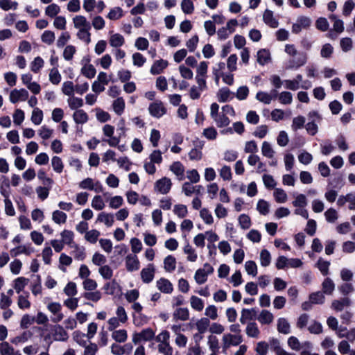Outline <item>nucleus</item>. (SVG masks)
Instances as JSON below:
<instances>
[{"label": "nucleus", "instance_id": "7", "mask_svg": "<svg viewBox=\"0 0 355 355\" xmlns=\"http://www.w3.org/2000/svg\"><path fill=\"white\" fill-rule=\"evenodd\" d=\"M148 112L152 116L159 119L166 113V108L162 101H156L149 105Z\"/></svg>", "mask_w": 355, "mask_h": 355}, {"label": "nucleus", "instance_id": "57", "mask_svg": "<svg viewBox=\"0 0 355 355\" xmlns=\"http://www.w3.org/2000/svg\"><path fill=\"white\" fill-rule=\"evenodd\" d=\"M257 209L260 214L266 216L269 213L270 205L266 200L261 199L257 204Z\"/></svg>", "mask_w": 355, "mask_h": 355}, {"label": "nucleus", "instance_id": "19", "mask_svg": "<svg viewBox=\"0 0 355 355\" xmlns=\"http://www.w3.org/2000/svg\"><path fill=\"white\" fill-rule=\"evenodd\" d=\"M96 222L103 223L106 227H110L114 223V214L102 211L98 214Z\"/></svg>", "mask_w": 355, "mask_h": 355}, {"label": "nucleus", "instance_id": "38", "mask_svg": "<svg viewBox=\"0 0 355 355\" xmlns=\"http://www.w3.org/2000/svg\"><path fill=\"white\" fill-rule=\"evenodd\" d=\"M33 336V334L30 331H24L19 336H17L11 339L10 342L15 345H19L21 343H24L28 341Z\"/></svg>", "mask_w": 355, "mask_h": 355}, {"label": "nucleus", "instance_id": "29", "mask_svg": "<svg viewBox=\"0 0 355 355\" xmlns=\"http://www.w3.org/2000/svg\"><path fill=\"white\" fill-rule=\"evenodd\" d=\"M61 241L65 244L71 247L74 242V233L71 230H64L60 232Z\"/></svg>", "mask_w": 355, "mask_h": 355}, {"label": "nucleus", "instance_id": "20", "mask_svg": "<svg viewBox=\"0 0 355 355\" xmlns=\"http://www.w3.org/2000/svg\"><path fill=\"white\" fill-rule=\"evenodd\" d=\"M170 171L177 177L178 180L184 179V166L180 162H175L170 166Z\"/></svg>", "mask_w": 355, "mask_h": 355}, {"label": "nucleus", "instance_id": "36", "mask_svg": "<svg viewBox=\"0 0 355 355\" xmlns=\"http://www.w3.org/2000/svg\"><path fill=\"white\" fill-rule=\"evenodd\" d=\"M67 215L61 210H55L52 213V220L58 225L64 224L67 222Z\"/></svg>", "mask_w": 355, "mask_h": 355}, {"label": "nucleus", "instance_id": "6", "mask_svg": "<svg viewBox=\"0 0 355 355\" xmlns=\"http://www.w3.org/2000/svg\"><path fill=\"white\" fill-rule=\"evenodd\" d=\"M81 64V74L89 79L94 78L96 73V70L94 65L90 64V59L88 57H84L82 59Z\"/></svg>", "mask_w": 355, "mask_h": 355}, {"label": "nucleus", "instance_id": "61", "mask_svg": "<svg viewBox=\"0 0 355 355\" xmlns=\"http://www.w3.org/2000/svg\"><path fill=\"white\" fill-rule=\"evenodd\" d=\"M31 120L35 125H40L43 120V112L38 107L34 108Z\"/></svg>", "mask_w": 355, "mask_h": 355}, {"label": "nucleus", "instance_id": "48", "mask_svg": "<svg viewBox=\"0 0 355 355\" xmlns=\"http://www.w3.org/2000/svg\"><path fill=\"white\" fill-rule=\"evenodd\" d=\"M173 211L175 215H176L179 218H184L188 214L187 207L182 204L174 205Z\"/></svg>", "mask_w": 355, "mask_h": 355}, {"label": "nucleus", "instance_id": "60", "mask_svg": "<svg viewBox=\"0 0 355 355\" xmlns=\"http://www.w3.org/2000/svg\"><path fill=\"white\" fill-rule=\"evenodd\" d=\"M207 345L212 352H218L219 342L216 336L210 335L207 337Z\"/></svg>", "mask_w": 355, "mask_h": 355}, {"label": "nucleus", "instance_id": "43", "mask_svg": "<svg viewBox=\"0 0 355 355\" xmlns=\"http://www.w3.org/2000/svg\"><path fill=\"white\" fill-rule=\"evenodd\" d=\"M277 98L281 104L290 105L293 102V94L290 92H282L279 94H277Z\"/></svg>", "mask_w": 355, "mask_h": 355}, {"label": "nucleus", "instance_id": "24", "mask_svg": "<svg viewBox=\"0 0 355 355\" xmlns=\"http://www.w3.org/2000/svg\"><path fill=\"white\" fill-rule=\"evenodd\" d=\"M168 62L164 60H158L154 62L153 64L150 72L153 75H158L164 71V70L168 67Z\"/></svg>", "mask_w": 355, "mask_h": 355}, {"label": "nucleus", "instance_id": "26", "mask_svg": "<svg viewBox=\"0 0 355 355\" xmlns=\"http://www.w3.org/2000/svg\"><path fill=\"white\" fill-rule=\"evenodd\" d=\"M235 24H227L225 26L220 28L217 32L219 39L225 40L232 34L235 31Z\"/></svg>", "mask_w": 355, "mask_h": 355}, {"label": "nucleus", "instance_id": "15", "mask_svg": "<svg viewBox=\"0 0 355 355\" xmlns=\"http://www.w3.org/2000/svg\"><path fill=\"white\" fill-rule=\"evenodd\" d=\"M287 343L289 347L294 351H300L303 348L311 349L312 347L310 342L306 341L301 343L298 338L295 336L289 337Z\"/></svg>", "mask_w": 355, "mask_h": 355}, {"label": "nucleus", "instance_id": "52", "mask_svg": "<svg viewBox=\"0 0 355 355\" xmlns=\"http://www.w3.org/2000/svg\"><path fill=\"white\" fill-rule=\"evenodd\" d=\"M330 266V262L328 261L324 260L322 258H319L316 263V267L320 271V272L326 276L329 274V268Z\"/></svg>", "mask_w": 355, "mask_h": 355}, {"label": "nucleus", "instance_id": "41", "mask_svg": "<svg viewBox=\"0 0 355 355\" xmlns=\"http://www.w3.org/2000/svg\"><path fill=\"white\" fill-rule=\"evenodd\" d=\"M273 196L275 201L278 203H285L288 200L287 193L281 188L275 189Z\"/></svg>", "mask_w": 355, "mask_h": 355}, {"label": "nucleus", "instance_id": "18", "mask_svg": "<svg viewBox=\"0 0 355 355\" xmlns=\"http://www.w3.org/2000/svg\"><path fill=\"white\" fill-rule=\"evenodd\" d=\"M277 98V91L272 90L271 93L259 91L256 94V99L264 104H270L272 100Z\"/></svg>", "mask_w": 355, "mask_h": 355}, {"label": "nucleus", "instance_id": "23", "mask_svg": "<svg viewBox=\"0 0 355 355\" xmlns=\"http://www.w3.org/2000/svg\"><path fill=\"white\" fill-rule=\"evenodd\" d=\"M217 99L220 103H225L234 98V94L227 87L220 88L216 94Z\"/></svg>", "mask_w": 355, "mask_h": 355}, {"label": "nucleus", "instance_id": "42", "mask_svg": "<svg viewBox=\"0 0 355 355\" xmlns=\"http://www.w3.org/2000/svg\"><path fill=\"white\" fill-rule=\"evenodd\" d=\"M53 170L57 173H61L64 168V164L62 159L58 156H53L51 160Z\"/></svg>", "mask_w": 355, "mask_h": 355}, {"label": "nucleus", "instance_id": "47", "mask_svg": "<svg viewBox=\"0 0 355 355\" xmlns=\"http://www.w3.org/2000/svg\"><path fill=\"white\" fill-rule=\"evenodd\" d=\"M218 128L227 127L230 125L231 121L227 115L222 112L216 118L213 119Z\"/></svg>", "mask_w": 355, "mask_h": 355}, {"label": "nucleus", "instance_id": "59", "mask_svg": "<svg viewBox=\"0 0 355 355\" xmlns=\"http://www.w3.org/2000/svg\"><path fill=\"white\" fill-rule=\"evenodd\" d=\"M245 270L249 275L252 277L257 276L258 273L257 265L254 261H247L245 263Z\"/></svg>", "mask_w": 355, "mask_h": 355}, {"label": "nucleus", "instance_id": "49", "mask_svg": "<svg viewBox=\"0 0 355 355\" xmlns=\"http://www.w3.org/2000/svg\"><path fill=\"white\" fill-rule=\"evenodd\" d=\"M67 103L71 110H79L78 108L83 105V100L80 98L76 97L73 95L68 98Z\"/></svg>", "mask_w": 355, "mask_h": 355}, {"label": "nucleus", "instance_id": "22", "mask_svg": "<svg viewBox=\"0 0 355 355\" xmlns=\"http://www.w3.org/2000/svg\"><path fill=\"white\" fill-rule=\"evenodd\" d=\"M76 28L79 29L77 35L78 38L86 43L90 42V34L89 33L88 28L86 24H75Z\"/></svg>", "mask_w": 355, "mask_h": 355}, {"label": "nucleus", "instance_id": "50", "mask_svg": "<svg viewBox=\"0 0 355 355\" xmlns=\"http://www.w3.org/2000/svg\"><path fill=\"white\" fill-rule=\"evenodd\" d=\"M184 252L187 255V260L191 262H195L198 259V254L196 250L189 243L184 247Z\"/></svg>", "mask_w": 355, "mask_h": 355}, {"label": "nucleus", "instance_id": "64", "mask_svg": "<svg viewBox=\"0 0 355 355\" xmlns=\"http://www.w3.org/2000/svg\"><path fill=\"white\" fill-rule=\"evenodd\" d=\"M309 300L315 304H322L324 302V295L320 291L311 293L309 295Z\"/></svg>", "mask_w": 355, "mask_h": 355}, {"label": "nucleus", "instance_id": "12", "mask_svg": "<svg viewBox=\"0 0 355 355\" xmlns=\"http://www.w3.org/2000/svg\"><path fill=\"white\" fill-rule=\"evenodd\" d=\"M125 266L128 272L137 271L140 268V261L136 254H128L125 257Z\"/></svg>", "mask_w": 355, "mask_h": 355}, {"label": "nucleus", "instance_id": "3", "mask_svg": "<svg viewBox=\"0 0 355 355\" xmlns=\"http://www.w3.org/2000/svg\"><path fill=\"white\" fill-rule=\"evenodd\" d=\"M243 341V336L225 333L221 338L223 351L225 352L231 347L239 346Z\"/></svg>", "mask_w": 355, "mask_h": 355}, {"label": "nucleus", "instance_id": "51", "mask_svg": "<svg viewBox=\"0 0 355 355\" xmlns=\"http://www.w3.org/2000/svg\"><path fill=\"white\" fill-rule=\"evenodd\" d=\"M63 291L68 297H74L78 293L77 285L73 282H69L67 284Z\"/></svg>", "mask_w": 355, "mask_h": 355}, {"label": "nucleus", "instance_id": "11", "mask_svg": "<svg viewBox=\"0 0 355 355\" xmlns=\"http://www.w3.org/2000/svg\"><path fill=\"white\" fill-rule=\"evenodd\" d=\"M52 337L54 341L65 342L69 339V334L64 327L57 324L52 329Z\"/></svg>", "mask_w": 355, "mask_h": 355}, {"label": "nucleus", "instance_id": "54", "mask_svg": "<svg viewBox=\"0 0 355 355\" xmlns=\"http://www.w3.org/2000/svg\"><path fill=\"white\" fill-rule=\"evenodd\" d=\"M100 235L101 233L98 230H91L85 234V239L90 243H95L98 241Z\"/></svg>", "mask_w": 355, "mask_h": 355}, {"label": "nucleus", "instance_id": "30", "mask_svg": "<svg viewBox=\"0 0 355 355\" xmlns=\"http://www.w3.org/2000/svg\"><path fill=\"white\" fill-rule=\"evenodd\" d=\"M274 316L272 313L268 310H262L257 317V320L262 324H270L272 322Z\"/></svg>", "mask_w": 355, "mask_h": 355}, {"label": "nucleus", "instance_id": "2", "mask_svg": "<svg viewBox=\"0 0 355 355\" xmlns=\"http://www.w3.org/2000/svg\"><path fill=\"white\" fill-rule=\"evenodd\" d=\"M119 124L120 126L119 128V130L121 131V133L117 137L114 136V126L110 124H106L102 128L103 135L107 138L103 141L107 142V144L111 147H116V146L120 143L121 137L125 135L126 130L125 128V121L123 119L120 120Z\"/></svg>", "mask_w": 355, "mask_h": 355}, {"label": "nucleus", "instance_id": "1", "mask_svg": "<svg viewBox=\"0 0 355 355\" xmlns=\"http://www.w3.org/2000/svg\"><path fill=\"white\" fill-rule=\"evenodd\" d=\"M285 51L291 58L286 64V69H297L306 64L308 60V55L306 53L298 52L294 44H286Z\"/></svg>", "mask_w": 355, "mask_h": 355}, {"label": "nucleus", "instance_id": "4", "mask_svg": "<svg viewBox=\"0 0 355 355\" xmlns=\"http://www.w3.org/2000/svg\"><path fill=\"white\" fill-rule=\"evenodd\" d=\"M214 272V268L208 263H205L202 268L198 269L194 275V279L198 284H203L207 280L209 275Z\"/></svg>", "mask_w": 355, "mask_h": 355}, {"label": "nucleus", "instance_id": "17", "mask_svg": "<svg viewBox=\"0 0 355 355\" xmlns=\"http://www.w3.org/2000/svg\"><path fill=\"white\" fill-rule=\"evenodd\" d=\"M156 287L160 292L165 294H171L173 291L172 283L164 277L156 281Z\"/></svg>", "mask_w": 355, "mask_h": 355}, {"label": "nucleus", "instance_id": "28", "mask_svg": "<svg viewBox=\"0 0 355 355\" xmlns=\"http://www.w3.org/2000/svg\"><path fill=\"white\" fill-rule=\"evenodd\" d=\"M245 333L250 338H258L260 335V331L258 325L254 322H250L247 324Z\"/></svg>", "mask_w": 355, "mask_h": 355}, {"label": "nucleus", "instance_id": "62", "mask_svg": "<svg viewBox=\"0 0 355 355\" xmlns=\"http://www.w3.org/2000/svg\"><path fill=\"white\" fill-rule=\"evenodd\" d=\"M238 57L236 54L230 55L227 59V68L230 72L237 70Z\"/></svg>", "mask_w": 355, "mask_h": 355}, {"label": "nucleus", "instance_id": "56", "mask_svg": "<svg viewBox=\"0 0 355 355\" xmlns=\"http://www.w3.org/2000/svg\"><path fill=\"white\" fill-rule=\"evenodd\" d=\"M271 262V255L270 252L263 249L260 252V264L263 267H267L270 264Z\"/></svg>", "mask_w": 355, "mask_h": 355}, {"label": "nucleus", "instance_id": "55", "mask_svg": "<svg viewBox=\"0 0 355 355\" xmlns=\"http://www.w3.org/2000/svg\"><path fill=\"white\" fill-rule=\"evenodd\" d=\"M277 329L278 331L284 334H288L291 331L290 324L288 321L285 318H279L277 321Z\"/></svg>", "mask_w": 355, "mask_h": 355}, {"label": "nucleus", "instance_id": "39", "mask_svg": "<svg viewBox=\"0 0 355 355\" xmlns=\"http://www.w3.org/2000/svg\"><path fill=\"white\" fill-rule=\"evenodd\" d=\"M164 268L166 272H171L176 268V259L172 255H168L164 260Z\"/></svg>", "mask_w": 355, "mask_h": 355}, {"label": "nucleus", "instance_id": "10", "mask_svg": "<svg viewBox=\"0 0 355 355\" xmlns=\"http://www.w3.org/2000/svg\"><path fill=\"white\" fill-rule=\"evenodd\" d=\"M171 187V180L170 178L166 177H164L157 180L155 183V190L161 194L168 193L170 191Z\"/></svg>", "mask_w": 355, "mask_h": 355}, {"label": "nucleus", "instance_id": "8", "mask_svg": "<svg viewBox=\"0 0 355 355\" xmlns=\"http://www.w3.org/2000/svg\"><path fill=\"white\" fill-rule=\"evenodd\" d=\"M82 189L94 190L97 193L102 192L103 187L99 181L94 182L92 178H87L79 183Z\"/></svg>", "mask_w": 355, "mask_h": 355}, {"label": "nucleus", "instance_id": "13", "mask_svg": "<svg viewBox=\"0 0 355 355\" xmlns=\"http://www.w3.org/2000/svg\"><path fill=\"white\" fill-rule=\"evenodd\" d=\"M284 87L286 89L292 90V91H296L300 88H302L304 89H308L311 87V83L306 80L304 81L302 85H300L297 81H296L295 79L291 80V79H286L284 80Z\"/></svg>", "mask_w": 355, "mask_h": 355}, {"label": "nucleus", "instance_id": "16", "mask_svg": "<svg viewBox=\"0 0 355 355\" xmlns=\"http://www.w3.org/2000/svg\"><path fill=\"white\" fill-rule=\"evenodd\" d=\"M155 269L153 264H148L147 267L141 270L140 275L142 282L145 284L151 282L155 277Z\"/></svg>", "mask_w": 355, "mask_h": 355}, {"label": "nucleus", "instance_id": "31", "mask_svg": "<svg viewBox=\"0 0 355 355\" xmlns=\"http://www.w3.org/2000/svg\"><path fill=\"white\" fill-rule=\"evenodd\" d=\"M271 60L270 53L265 49H261L257 52V61L261 65H265Z\"/></svg>", "mask_w": 355, "mask_h": 355}, {"label": "nucleus", "instance_id": "58", "mask_svg": "<svg viewBox=\"0 0 355 355\" xmlns=\"http://www.w3.org/2000/svg\"><path fill=\"white\" fill-rule=\"evenodd\" d=\"M98 273L104 279H110L113 276V270L108 265H103L98 268Z\"/></svg>", "mask_w": 355, "mask_h": 355}, {"label": "nucleus", "instance_id": "37", "mask_svg": "<svg viewBox=\"0 0 355 355\" xmlns=\"http://www.w3.org/2000/svg\"><path fill=\"white\" fill-rule=\"evenodd\" d=\"M173 315L175 320L186 321L189 318V311L187 308H178Z\"/></svg>", "mask_w": 355, "mask_h": 355}, {"label": "nucleus", "instance_id": "14", "mask_svg": "<svg viewBox=\"0 0 355 355\" xmlns=\"http://www.w3.org/2000/svg\"><path fill=\"white\" fill-rule=\"evenodd\" d=\"M155 336V332L150 328H146L143 329L141 332L133 335L132 341L135 343H139L141 341H149L152 340Z\"/></svg>", "mask_w": 355, "mask_h": 355}, {"label": "nucleus", "instance_id": "63", "mask_svg": "<svg viewBox=\"0 0 355 355\" xmlns=\"http://www.w3.org/2000/svg\"><path fill=\"white\" fill-rule=\"evenodd\" d=\"M114 340L119 343H123L127 340L128 334L125 329H119L114 331L112 334Z\"/></svg>", "mask_w": 355, "mask_h": 355}, {"label": "nucleus", "instance_id": "33", "mask_svg": "<svg viewBox=\"0 0 355 355\" xmlns=\"http://www.w3.org/2000/svg\"><path fill=\"white\" fill-rule=\"evenodd\" d=\"M73 119L76 123L84 124L88 121L89 116L83 110H77L73 114Z\"/></svg>", "mask_w": 355, "mask_h": 355}, {"label": "nucleus", "instance_id": "44", "mask_svg": "<svg viewBox=\"0 0 355 355\" xmlns=\"http://www.w3.org/2000/svg\"><path fill=\"white\" fill-rule=\"evenodd\" d=\"M91 206L95 210H103L105 207V204L102 196L100 195L94 196L92 200Z\"/></svg>", "mask_w": 355, "mask_h": 355}, {"label": "nucleus", "instance_id": "9", "mask_svg": "<svg viewBox=\"0 0 355 355\" xmlns=\"http://www.w3.org/2000/svg\"><path fill=\"white\" fill-rule=\"evenodd\" d=\"M28 92L24 89H14L9 95V100L12 103H17L19 101H26L28 99Z\"/></svg>", "mask_w": 355, "mask_h": 355}, {"label": "nucleus", "instance_id": "40", "mask_svg": "<svg viewBox=\"0 0 355 355\" xmlns=\"http://www.w3.org/2000/svg\"><path fill=\"white\" fill-rule=\"evenodd\" d=\"M210 325V321L207 318H202L197 320L196 327L198 332L202 334L206 332Z\"/></svg>", "mask_w": 355, "mask_h": 355}, {"label": "nucleus", "instance_id": "27", "mask_svg": "<svg viewBox=\"0 0 355 355\" xmlns=\"http://www.w3.org/2000/svg\"><path fill=\"white\" fill-rule=\"evenodd\" d=\"M0 193L4 197H9L10 182L8 178L5 175H0Z\"/></svg>", "mask_w": 355, "mask_h": 355}, {"label": "nucleus", "instance_id": "45", "mask_svg": "<svg viewBox=\"0 0 355 355\" xmlns=\"http://www.w3.org/2000/svg\"><path fill=\"white\" fill-rule=\"evenodd\" d=\"M262 155L269 159H271L275 155V150H273L271 144L268 141H263L261 146Z\"/></svg>", "mask_w": 355, "mask_h": 355}, {"label": "nucleus", "instance_id": "5", "mask_svg": "<svg viewBox=\"0 0 355 355\" xmlns=\"http://www.w3.org/2000/svg\"><path fill=\"white\" fill-rule=\"evenodd\" d=\"M48 311L53 315L51 321L54 323L60 322L64 318V314L62 313V305L57 302H52L47 304Z\"/></svg>", "mask_w": 355, "mask_h": 355}, {"label": "nucleus", "instance_id": "32", "mask_svg": "<svg viewBox=\"0 0 355 355\" xmlns=\"http://www.w3.org/2000/svg\"><path fill=\"white\" fill-rule=\"evenodd\" d=\"M335 290V284L331 279L326 277L322 283V291L323 294L332 295Z\"/></svg>", "mask_w": 355, "mask_h": 355}, {"label": "nucleus", "instance_id": "46", "mask_svg": "<svg viewBox=\"0 0 355 355\" xmlns=\"http://www.w3.org/2000/svg\"><path fill=\"white\" fill-rule=\"evenodd\" d=\"M190 304L191 308L197 311H201L204 309L203 300L195 295L190 297Z\"/></svg>", "mask_w": 355, "mask_h": 355}, {"label": "nucleus", "instance_id": "25", "mask_svg": "<svg viewBox=\"0 0 355 355\" xmlns=\"http://www.w3.org/2000/svg\"><path fill=\"white\" fill-rule=\"evenodd\" d=\"M71 254L73 256L74 259L78 261H83L85 259V249L84 247L78 245L77 243L73 244Z\"/></svg>", "mask_w": 355, "mask_h": 355}, {"label": "nucleus", "instance_id": "53", "mask_svg": "<svg viewBox=\"0 0 355 355\" xmlns=\"http://www.w3.org/2000/svg\"><path fill=\"white\" fill-rule=\"evenodd\" d=\"M200 217L207 225H212L214 223V218L212 214L207 208H202L200 209Z\"/></svg>", "mask_w": 355, "mask_h": 355}, {"label": "nucleus", "instance_id": "21", "mask_svg": "<svg viewBox=\"0 0 355 355\" xmlns=\"http://www.w3.org/2000/svg\"><path fill=\"white\" fill-rule=\"evenodd\" d=\"M351 300L348 297H343L332 301L331 308L336 311H342L345 307L349 306Z\"/></svg>", "mask_w": 355, "mask_h": 355}, {"label": "nucleus", "instance_id": "34", "mask_svg": "<svg viewBox=\"0 0 355 355\" xmlns=\"http://www.w3.org/2000/svg\"><path fill=\"white\" fill-rule=\"evenodd\" d=\"M28 282L29 279L26 277H17L13 281V288L19 294L28 285Z\"/></svg>", "mask_w": 355, "mask_h": 355}, {"label": "nucleus", "instance_id": "35", "mask_svg": "<svg viewBox=\"0 0 355 355\" xmlns=\"http://www.w3.org/2000/svg\"><path fill=\"white\" fill-rule=\"evenodd\" d=\"M125 107V101L122 97H118L112 103L113 110L119 116L123 113Z\"/></svg>", "mask_w": 355, "mask_h": 355}]
</instances>
